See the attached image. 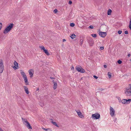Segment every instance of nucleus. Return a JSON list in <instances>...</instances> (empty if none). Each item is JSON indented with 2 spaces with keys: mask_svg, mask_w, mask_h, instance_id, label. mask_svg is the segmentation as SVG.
Returning a JSON list of instances; mask_svg holds the SVG:
<instances>
[{
  "mask_svg": "<svg viewBox=\"0 0 131 131\" xmlns=\"http://www.w3.org/2000/svg\"><path fill=\"white\" fill-rule=\"evenodd\" d=\"M13 26L14 24L13 23L10 24L4 29L3 31V33L4 34H6L8 33L13 28Z\"/></svg>",
  "mask_w": 131,
  "mask_h": 131,
  "instance_id": "1",
  "label": "nucleus"
},
{
  "mask_svg": "<svg viewBox=\"0 0 131 131\" xmlns=\"http://www.w3.org/2000/svg\"><path fill=\"white\" fill-rule=\"evenodd\" d=\"M22 119L23 120V122L24 124H25L26 126L29 129H32V127L30 125V123L28 122L26 119H24L22 118Z\"/></svg>",
  "mask_w": 131,
  "mask_h": 131,
  "instance_id": "2",
  "label": "nucleus"
},
{
  "mask_svg": "<svg viewBox=\"0 0 131 131\" xmlns=\"http://www.w3.org/2000/svg\"><path fill=\"white\" fill-rule=\"evenodd\" d=\"M100 115L98 113L93 114L92 116V118L94 119H97L100 118Z\"/></svg>",
  "mask_w": 131,
  "mask_h": 131,
  "instance_id": "3",
  "label": "nucleus"
},
{
  "mask_svg": "<svg viewBox=\"0 0 131 131\" xmlns=\"http://www.w3.org/2000/svg\"><path fill=\"white\" fill-rule=\"evenodd\" d=\"M88 42L90 46H92L94 44V42L92 38L89 37L88 39Z\"/></svg>",
  "mask_w": 131,
  "mask_h": 131,
  "instance_id": "4",
  "label": "nucleus"
},
{
  "mask_svg": "<svg viewBox=\"0 0 131 131\" xmlns=\"http://www.w3.org/2000/svg\"><path fill=\"white\" fill-rule=\"evenodd\" d=\"M122 103L123 104H129L131 102V99H129L128 100L123 99L121 101Z\"/></svg>",
  "mask_w": 131,
  "mask_h": 131,
  "instance_id": "5",
  "label": "nucleus"
},
{
  "mask_svg": "<svg viewBox=\"0 0 131 131\" xmlns=\"http://www.w3.org/2000/svg\"><path fill=\"white\" fill-rule=\"evenodd\" d=\"M76 68L77 70L80 72L84 73L85 72V70L83 69L81 66L77 67Z\"/></svg>",
  "mask_w": 131,
  "mask_h": 131,
  "instance_id": "6",
  "label": "nucleus"
},
{
  "mask_svg": "<svg viewBox=\"0 0 131 131\" xmlns=\"http://www.w3.org/2000/svg\"><path fill=\"white\" fill-rule=\"evenodd\" d=\"M39 48H41L42 50H43V52L45 53V54L47 55H49V53L48 51L47 50L45 49V48L43 46H40Z\"/></svg>",
  "mask_w": 131,
  "mask_h": 131,
  "instance_id": "7",
  "label": "nucleus"
},
{
  "mask_svg": "<svg viewBox=\"0 0 131 131\" xmlns=\"http://www.w3.org/2000/svg\"><path fill=\"white\" fill-rule=\"evenodd\" d=\"M110 110L111 115L112 116H113L114 114L115 111L114 109L111 106H110Z\"/></svg>",
  "mask_w": 131,
  "mask_h": 131,
  "instance_id": "8",
  "label": "nucleus"
},
{
  "mask_svg": "<svg viewBox=\"0 0 131 131\" xmlns=\"http://www.w3.org/2000/svg\"><path fill=\"white\" fill-rule=\"evenodd\" d=\"M100 36L103 38L105 37L106 35V33L105 32H99Z\"/></svg>",
  "mask_w": 131,
  "mask_h": 131,
  "instance_id": "9",
  "label": "nucleus"
},
{
  "mask_svg": "<svg viewBox=\"0 0 131 131\" xmlns=\"http://www.w3.org/2000/svg\"><path fill=\"white\" fill-rule=\"evenodd\" d=\"M125 92H131V84H130L129 86L127 88L126 91Z\"/></svg>",
  "mask_w": 131,
  "mask_h": 131,
  "instance_id": "10",
  "label": "nucleus"
},
{
  "mask_svg": "<svg viewBox=\"0 0 131 131\" xmlns=\"http://www.w3.org/2000/svg\"><path fill=\"white\" fill-rule=\"evenodd\" d=\"M14 64L15 65V66L13 67V68L15 69H17L18 68H17V67L18 66V63L15 61L14 62Z\"/></svg>",
  "mask_w": 131,
  "mask_h": 131,
  "instance_id": "11",
  "label": "nucleus"
},
{
  "mask_svg": "<svg viewBox=\"0 0 131 131\" xmlns=\"http://www.w3.org/2000/svg\"><path fill=\"white\" fill-rule=\"evenodd\" d=\"M24 88L26 93L27 94H28L29 93V92L28 88L26 86H24Z\"/></svg>",
  "mask_w": 131,
  "mask_h": 131,
  "instance_id": "12",
  "label": "nucleus"
},
{
  "mask_svg": "<svg viewBox=\"0 0 131 131\" xmlns=\"http://www.w3.org/2000/svg\"><path fill=\"white\" fill-rule=\"evenodd\" d=\"M25 82V83L26 85H27L29 84V82L28 81V79L27 77H25V78L24 79Z\"/></svg>",
  "mask_w": 131,
  "mask_h": 131,
  "instance_id": "13",
  "label": "nucleus"
},
{
  "mask_svg": "<svg viewBox=\"0 0 131 131\" xmlns=\"http://www.w3.org/2000/svg\"><path fill=\"white\" fill-rule=\"evenodd\" d=\"M32 70V69H30V70H29L28 71V72L29 73V75H30V77H33V73H32V72L31 71V70Z\"/></svg>",
  "mask_w": 131,
  "mask_h": 131,
  "instance_id": "14",
  "label": "nucleus"
},
{
  "mask_svg": "<svg viewBox=\"0 0 131 131\" xmlns=\"http://www.w3.org/2000/svg\"><path fill=\"white\" fill-rule=\"evenodd\" d=\"M125 93L126 94V96H131V92H125Z\"/></svg>",
  "mask_w": 131,
  "mask_h": 131,
  "instance_id": "15",
  "label": "nucleus"
},
{
  "mask_svg": "<svg viewBox=\"0 0 131 131\" xmlns=\"http://www.w3.org/2000/svg\"><path fill=\"white\" fill-rule=\"evenodd\" d=\"M54 85H53V89H56L57 88V83L55 82H54Z\"/></svg>",
  "mask_w": 131,
  "mask_h": 131,
  "instance_id": "16",
  "label": "nucleus"
},
{
  "mask_svg": "<svg viewBox=\"0 0 131 131\" xmlns=\"http://www.w3.org/2000/svg\"><path fill=\"white\" fill-rule=\"evenodd\" d=\"M78 116L81 118H82L84 117V116L81 112L79 113H78Z\"/></svg>",
  "mask_w": 131,
  "mask_h": 131,
  "instance_id": "17",
  "label": "nucleus"
},
{
  "mask_svg": "<svg viewBox=\"0 0 131 131\" xmlns=\"http://www.w3.org/2000/svg\"><path fill=\"white\" fill-rule=\"evenodd\" d=\"M4 68V66L3 65V63L2 62V60L1 61H0V68Z\"/></svg>",
  "mask_w": 131,
  "mask_h": 131,
  "instance_id": "18",
  "label": "nucleus"
},
{
  "mask_svg": "<svg viewBox=\"0 0 131 131\" xmlns=\"http://www.w3.org/2000/svg\"><path fill=\"white\" fill-rule=\"evenodd\" d=\"M112 12V11L111 9H109L107 11V15H110L111 14Z\"/></svg>",
  "mask_w": 131,
  "mask_h": 131,
  "instance_id": "19",
  "label": "nucleus"
},
{
  "mask_svg": "<svg viewBox=\"0 0 131 131\" xmlns=\"http://www.w3.org/2000/svg\"><path fill=\"white\" fill-rule=\"evenodd\" d=\"M51 122L54 125L58 127H59V126L55 122H53V121Z\"/></svg>",
  "mask_w": 131,
  "mask_h": 131,
  "instance_id": "20",
  "label": "nucleus"
},
{
  "mask_svg": "<svg viewBox=\"0 0 131 131\" xmlns=\"http://www.w3.org/2000/svg\"><path fill=\"white\" fill-rule=\"evenodd\" d=\"M76 36L74 34H72L71 35L70 37L72 39H74L76 37Z\"/></svg>",
  "mask_w": 131,
  "mask_h": 131,
  "instance_id": "21",
  "label": "nucleus"
},
{
  "mask_svg": "<svg viewBox=\"0 0 131 131\" xmlns=\"http://www.w3.org/2000/svg\"><path fill=\"white\" fill-rule=\"evenodd\" d=\"M129 27L130 29L131 30V18H130V22L129 23Z\"/></svg>",
  "mask_w": 131,
  "mask_h": 131,
  "instance_id": "22",
  "label": "nucleus"
},
{
  "mask_svg": "<svg viewBox=\"0 0 131 131\" xmlns=\"http://www.w3.org/2000/svg\"><path fill=\"white\" fill-rule=\"evenodd\" d=\"M80 45H82L83 43V39H82H82H81V38H80Z\"/></svg>",
  "mask_w": 131,
  "mask_h": 131,
  "instance_id": "23",
  "label": "nucleus"
},
{
  "mask_svg": "<svg viewBox=\"0 0 131 131\" xmlns=\"http://www.w3.org/2000/svg\"><path fill=\"white\" fill-rule=\"evenodd\" d=\"M107 74L108 77L110 78H111L112 76L111 73V72H108V73Z\"/></svg>",
  "mask_w": 131,
  "mask_h": 131,
  "instance_id": "24",
  "label": "nucleus"
},
{
  "mask_svg": "<svg viewBox=\"0 0 131 131\" xmlns=\"http://www.w3.org/2000/svg\"><path fill=\"white\" fill-rule=\"evenodd\" d=\"M20 73L22 76L24 75H25V73L22 70H20Z\"/></svg>",
  "mask_w": 131,
  "mask_h": 131,
  "instance_id": "25",
  "label": "nucleus"
},
{
  "mask_svg": "<svg viewBox=\"0 0 131 131\" xmlns=\"http://www.w3.org/2000/svg\"><path fill=\"white\" fill-rule=\"evenodd\" d=\"M74 25H75V24L73 23H71L70 24V26H71L72 27H74Z\"/></svg>",
  "mask_w": 131,
  "mask_h": 131,
  "instance_id": "26",
  "label": "nucleus"
},
{
  "mask_svg": "<svg viewBox=\"0 0 131 131\" xmlns=\"http://www.w3.org/2000/svg\"><path fill=\"white\" fill-rule=\"evenodd\" d=\"M92 36L93 37L95 38L96 37V34H91Z\"/></svg>",
  "mask_w": 131,
  "mask_h": 131,
  "instance_id": "27",
  "label": "nucleus"
},
{
  "mask_svg": "<svg viewBox=\"0 0 131 131\" xmlns=\"http://www.w3.org/2000/svg\"><path fill=\"white\" fill-rule=\"evenodd\" d=\"M4 70V68H0V73H1Z\"/></svg>",
  "mask_w": 131,
  "mask_h": 131,
  "instance_id": "28",
  "label": "nucleus"
},
{
  "mask_svg": "<svg viewBox=\"0 0 131 131\" xmlns=\"http://www.w3.org/2000/svg\"><path fill=\"white\" fill-rule=\"evenodd\" d=\"M117 62L118 64H121L122 63V62L121 60H119L117 61Z\"/></svg>",
  "mask_w": 131,
  "mask_h": 131,
  "instance_id": "29",
  "label": "nucleus"
},
{
  "mask_svg": "<svg viewBox=\"0 0 131 131\" xmlns=\"http://www.w3.org/2000/svg\"><path fill=\"white\" fill-rule=\"evenodd\" d=\"M89 29H93V26L90 25L88 27Z\"/></svg>",
  "mask_w": 131,
  "mask_h": 131,
  "instance_id": "30",
  "label": "nucleus"
},
{
  "mask_svg": "<svg viewBox=\"0 0 131 131\" xmlns=\"http://www.w3.org/2000/svg\"><path fill=\"white\" fill-rule=\"evenodd\" d=\"M122 32V31L121 30H119L118 31V33L119 34H121Z\"/></svg>",
  "mask_w": 131,
  "mask_h": 131,
  "instance_id": "31",
  "label": "nucleus"
},
{
  "mask_svg": "<svg viewBox=\"0 0 131 131\" xmlns=\"http://www.w3.org/2000/svg\"><path fill=\"white\" fill-rule=\"evenodd\" d=\"M2 27V25L1 23H0V30L1 29Z\"/></svg>",
  "mask_w": 131,
  "mask_h": 131,
  "instance_id": "32",
  "label": "nucleus"
},
{
  "mask_svg": "<svg viewBox=\"0 0 131 131\" xmlns=\"http://www.w3.org/2000/svg\"><path fill=\"white\" fill-rule=\"evenodd\" d=\"M118 99L119 100V102H121V98L120 97H118Z\"/></svg>",
  "mask_w": 131,
  "mask_h": 131,
  "instance_id": "33",
  "label": "nucleus"
},
{
  "mask_svg": "<svg viewBox=\"0 0 131 131\" xmlns=\"http://www.w3.org/2000/svg\"><path fill=\"white\" fill-rule=\"evenodd\" d=\"M75 111L78 114V113H80L81 112L79 110L77 111L75 110Z\"/></svg>",
  "mask_w": 131,
  "mask_h": 131,
  "instance_id": "34",
  "label": "nucleus"
},
{
  "mask_svg": "<svg viewBox=\"0 0 131 131\" xmlns=\"http://www.w3.org/2000/svg\"><path fill=\"white\" fill-rule=\"evenodd\" d=\"M58 12V10H57V9H54V12L55 13H56L57 12Z\"/></svg>",
  "mask_w": 131,
  "mask_h": 131,
  "instance_id": "35",
  "label": "nucleus"
},
{
  "mask_svg": "<svg viewBox=\"0 0 131 131\" xmlns=\"http://www.w3.org/2000/svg\"><path fill=\"white\" fill-rule=\"evenodd\" d=\"M125 33L126 34H128V32L127 30H126L125 31Z\"/></svg>",
  "mask_w": 131,
  "mask_h": 131,
  "instance_id": "36",
  "label": "nucleus"
},
{
  "mask_svg": "<svg viewBox=\"0 0 131 131\" xmlns=\"http://www.w3.org/2000/svg\"><path fill=\"white\" fill-rule=\"evenodd\" d=\"M42 129H43L44 130H45V131H48V129H45L43 128H42Z\"/></svg>",
  "mask_w": 131,
  "mask_h": 131,
  "instance_id": "37",
  "label": "nucleus"
},
{
  "mask_svg": "<svg viewBox=\"0 0 131 131\" xmlns=\"http://www.w3.org/2000/svg\"><path fill=\"white\" fill-rule=\"evenodd\" d=\"M93 77L95 78L96 79H97L98 78V77L95 75H94L93 76Z\"/></svg>",
  "mask_w": 131,
  "mask_h": 131,
  "instance_id": "38",
  "label": "nucleus"
},
{
  "mask_svg": "<svg viewBox=\"0 0 131 131\" xmlns=\"http://www.w3.org/2000/svg\"><path fill=\"white\" fill-rule=\"evenodd\" d=\"M72 1H69V3L70 4H72Z\"/></svg>",
  "mask_w": 131,
  "mask_h": 131,
  "instance_id": "39",
  "label": "nucleus"
},
{
  "mask_svg": "<svg viewBox=\"0 0 131 131\" xmlns=\"http://www.w3.org/2000/svg\"><path fill=\"white\" fill-rule=\"evenodd\" d=\"M100 48V49L102 50H103L104 49V47H101Z\"/></svg>",
  "mask_w": 131,
  "mask_h": 131,
  "instance_id": "40",
  "label": "nucleus"
},
{
  "mask_svg": "<svg viewBox=\"0 0 131 131\" xmlns=\"http://www.w3.org/2000/svg\"><path fill=\"white\" fill-rule=\"evenodd\" d=\"M22 76L24 79L25 78V77H27L26 74Z\"/></svg>",
  "mask_w": 131,
  "mask_h": 131,
  "instance_id": "41",
  "label": "nucleus"
},
{
  "mask_svg": "<svg viewBox=\"0 0 131 131\" xmlns=\"http://www.w3.org/2000/svg\"><path fill=\"white\" fill-rule=\"evenodd\" d=\"M104 68H106L107 67V66L106 65H104Z\"/></svg>",
  "mask_w": 131,
  "mask_h": 131,
  "instance_id": "42",
  "label": "nucleus"
},
{
  "mask_svg": "<svg viewBox=\"0 0 131 131\" xmlns=\"http://www.w3.org/2000/svg\"><path fill=\"white\" fill-rule=\"evenodd\" d=\"M50 78L51 79H54V78L53 77H50Z\"/></svg>",
  "mask_w": 131,
  "mask_h": 131,
  "instance_id": "43",
  "label": "nucleus"
},
{
  "mask_svg": "<svg viewBox=\"0 0 131 131\" xmlns=\"http://www.w3.org/2000/svg\"><path fill=\"white\" fill-rule=\"evenodd\" d=\"M130 54H128V57H130Z\"/></svg>",
  "mask_w": 131,
  "mask_h": 131,
  "instance_id": "44",
  "label": "nucleus"
},
{
  "mask_svg": "<svg viewBox=\"0 0 131 131\" xmlns=\"http://www.w3.org/2000/svg\"><path fill=\"white\" fill-rule=\"evenodd\" d=\"M48 131H51V130L50 129L48 128Z\"/></svg>",
  "mask_w": 131,
  "mask_h": 131,
  "instance_id": "45",
  "label": "nucleus"
},
{
  "mask_svg": "<svg viewBox=\"0 0 131 131\" xmlns=\"http://www.w3.org/2000/svg\"><path fill=\"white\" fill-rule=\"evenodd\" d=\"M104 90V89H103L101 88V89H100L99 90L100 91H102L103 90Z\"/></svg>",
  "mask_w": 131,
  "mask_h": 131,
  "instance_id": "46",
  "label": "nucleus"
},
{
  "mask_svg": "<svg viewBox=\"0 0 131 131\" xmlns=\"http://www.w3.org/2000/svg\"><path fill=\"white\" fill-rule=\"evenodd\" d=\"M65 41H66V40L64 39H63V41L64 42Z\"/></svg>",
  "mask_w": 131,
  "mask_h": 131,
  "instance_id": "47",
  "label": "nucleus"
},
{
  "mask_svg": "<svg viewBox=\"0 0 131 131\" xmlns=\"http://www.w3.org/2000/svg\"><path fill=\"white\" fill-rule=\"evenodd\" d=\"M0 130L1 131H4L2 130V128H1V129H0Z\"/></svg>",
  "mask_w": 131,
  "mask_h": 131,
  "instance_id": "48",
  "label": "nucleus"
},
{
  "mask_svg": "<svg viewBox=\"0 0 131 131\" xmlns=\"http://www.w3.org/2000/svg\"><path fill=\"white\" fill-rule=\"evenodd\" d=\"M74 69V68L73 67L72 68H71V69Z\"/></svg>",
  "mask_w": 131,
  "mask_h": 131,
  "instance_id": "49",
  "label": "nucleus"
},
{
  "mask_svg": "<svg viewBox=\"0 0 131 131\" xmlns=\"http://www.w3.org/2000/svg\"><path fill=\"white\" fill-rule=\"evenodd\" d=\"M129 61L131 62V59H130Z\"/></svg>",
  "mask_w": 131,
  "mask_h": 131,
  "instance_id": "50",
  "label": "nucleus"
}]
</instances>
